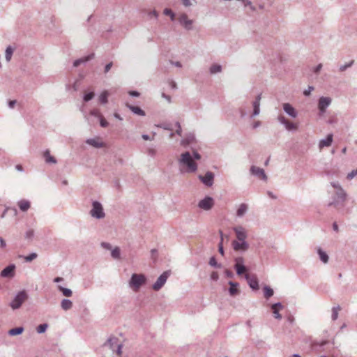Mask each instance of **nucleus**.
Instances as JSON below:
<instances>
[{
  "label": "nucleus",
  "mask_w": 357,
  "mask_h": 357,
  "mask_svg": "<svg viewBox=\"0 0 357 357\" xmlns=\"http://www.w3.org/2000/svg\"><path fill=\"white\" fill-rule=\"evenodd\" d=\"M178 162L181 165L185 166L188 172H195L197 169V165L188 151L181 154Z\"/></svg>",
  "instance_id": "1"
},
{
  "label": "nucleus",
  "mask_w": 357,
  "mask_h": 357,
  "mask_svg": "<svg viewBox=\"0 0 357 357\" xmlns=\"http://www.w3.org/2000/svg\"><path fill=\"white\" fill-rule=\"evenodd\" d=\"M28 298V294L26 291H19L11 301L9 305L13 310L19 309L22 303Z\"/></svg>",
  "instance_id": "2"
},
{
  "label": "nucleus",
  "mask_w": 357,
  "mask_h": 357,
  "mask_svg": "<svg viewBox=\"0 0 357 357\" xmlns=\"http://www.w3.org/2000/svg\"><path fill=\"white\" fill-rule=\"evenodd\" d=\"M146 278L143 274L133 273L129 281V286L135 291H137L142 285L145 284Z\"/></svg>",
  "instance_id": "3"
},
{
  "label": "nucleus",
  "mask_w": 357,
  "mask_h": 357,
  "mask_svg": "<svg viewBox=\"0 0 357 357\" xmlns=\"http://www.w3.org/2000/svg\"><path fill=\"white\" fill-rule=\"evenodd\" d=\"M119 339L115 336H112L109 337L107 342L104 344V346H107L109 349L113 351H116V353L121 356L122 353V347L123 345L121 344H118Z\"/></svg>",
  "instance_id": "4"
},
{
  "label": "nucleus",
  "mask_w": 357,
  "mask_h": 357,
  "mask_svg": "<svg viewBox=\"0 0 357 357\" xmlns=\"http://www.w3.org/2000/svg\"><path fill=\"white\" fill-rule=\"evenodd\" d=\"M90 215L95 218L102 219L105 218V214L103 211L102 204L98 201H93L92 203V208L90 211Z\"/></svg>",
  "instance_id": "5"
},
{
  "label": "nucleus",
  "mask_w": 357,
  "mask_h": 357,
  "mask_svg": "<svg viewBox=\"0 0 357 357\" xmlns=\"http://www.w3.org/2000/svg\"><path fill=\"white\" fill-rule=\"evenodd\" d=\"M170 271L163 272L157 279L156 282L153 284V289L155 291L160 290L166 283L167 278L170 275Z\"/></svg>",
  "instance_id": "6"
},
{
  "label": "nucleus",
  "mask_w": 357,
  "mask_h": 357,
  "mask_svg": "<svg viewBox=\"0 0 357 357\" xmlns=\"http://www.w3.org/2000/svg\"><path fill=\"white\" fill-rule=\"evenodd\" d=\"M332 99L330 97L321 96L318 101L319 115L325 114L327 107L331 104Z\"/></svg>",
  "instance_id": "7"
},
{
  "label": "nucleus",
  "mask_w": 357,
  "mask_h": 357,
  "mask_svg": "<svg viewBox=\"0 0 357 357\" xmlns=\"http://www.w3.org/2000/svg\"><path fill=\"white\" fill-rule=\"evenodd\" d=\"M245 279L246 280L249 287L253 290L259 289V281L256 275L245 274Z\"/></svg>",
  "instance_id": "8"
},
{
  "label": "nucleus",
  "mask_w": 357,
  "mask_h": 357,
  "mask_svg": "<svg viewBox=\"0 0 357 357\" xmlns=\"http://www.w3.org/2000/svg\"><path fill=\"white\" fill-rule=\"evenodd\" d=\"M250 171L251 174L258 177L259 178H260L264 181H267V179H268L267 176H266L264 170L262 168L252 165V166H251Z\"/></svg>",
  "instance_id": "9"
},
{
  "label": "nucleus",
  "mask_w": 357,
  "mask_h": 357,
  "mask_svg": "<svg viewBox=\"0 0 357 357\" xmlns=\"http://www.w3.org/2000/svg\"><path fill=\"white\" fill-rule=\"evenodd\" d=\"M214 205V200L211 197H206L204 199L200 200L198 206L205 211L210 210Z\"/></svg>",
  "instance_id": "10"
},
{
  "label": "nucleus",
  "mask_w": 357,
  "mask_h": 357,
  "mask_svg": "<svg viewBox=\"0 0 357 357\" xmlns=\"http://www.w3.org/2000/svg\"><path fill=\"white\" fill-rule=\"evenodd\" d=\"M15 264H10L1 271V276L4 278H13L15 276Z\"/></svg>",
  "instance_id": "11"
},
{
  "label": "nucleus",
  "mask_w": 357,
  "mask_h": 357,
  "mask_svg": "<svg viewBox=\"0 0 357 357\" xmlns=\"http://www.w3.org/2000/svg\"><path fill=\"white\" fill-rule=\"evenodd\" d=\"M178 20L181 25H182L185 29L190 30L192 29L193 21L188 19V15L185 13L181 14Z\"/></svg>",
  "instance_id": "12"
},
{
  "label": "nucleus",
  "mask_w": 357,
  "mask_h": 357,
  "mask_svg": "<svg viewBox=\"0 0 357 357\" xmlns=\"http://www.w3.org/2000/svg\"><path fill=\"white\" fill-rule=\"evenodd\" d=\"M199 178L205 185L211 187L213 184L214 174L211 172H207L204 176L199 175Z\"/></svg>",
  "instance_id": "13"
},
{
  "label": "nucleus",
  "mask_w": 357,
  "mask_h": 357,
  "mask_svg": "<svg viewBox=\"0 0 357 357\" xmlns=\"http://www.w3.org/2000/svg\"><path fill=\"white\" fill-rule=\"evenodd\" d=\"M231 245L235 251L245 252L249 249V244L248 242L240 243L237 241H233Z\"/></svg>",
  "instance_id": "14"
},
{
  "label": "nucleus",
  "mask_w": 357,
  "mask_h": 357,
  "mask_svg": "<svg viewBox=\"0 0 357 357\" xmlns=\"http://www.w3.org/2000/svg\"><path fill=\"white\" fill-rule=\"evenodd\" d=\"M261 99V94L260 93L256 97L255 100L252 102L253 112H252V114L251 115L252 118L259 115L260 113Z\"/></svg>",
  "instance_id": "15"
},
{
  "label": "nucleus",
  "mask_w": 357,
  "mask_h": 357,
  "mask_svg": "<svg viewBox=\"0 0 357 357\" xmlns=\"http://www.w3.org/2000/svg\"><path fill=\"white\" fill-rule=\"evenodd\" d=\"M233 230L234 231V232L236 234L237 239H238V238H241V240L246 239L248 234H247V231L244 227H243L242 226H238V227H234Z\"/></svg>",
  "instance_id": "16"
},
{
  "label": "nucleus",
  "mask_w": 357,
  "mask_h": 357,
  "mask_svg": "<svg viewBox=\"0 0 357 357\" xmlns=\"http://www.w3.org/2000/svg\"><path fill=\"white\" fill-rule=\"evenodd\" d=\"M283 109L286 114L292 118H296L298 115V112L294 107L289 103L283 104Z\"/></svg>",
  "instance_id": "17"
},
{
  "label": "nucleus",
  "mask_w": 357,
  "mask_h": 357,
  "mask_svg": "<svg viewBox=\"0 0 357 357\" xmlns=\"http://www.w3.org/2000/svg\"><path fill=\"white\" fill-rule=\"evenodd\" d=\"M86 143L89 145H91L95 148H102L104 147L105 144L100 141L98 137L90 138L86 140Z\"/></svg>",
  "instance_id": "18"
},
{
  "label": "nucleus",
  "mask_w": 357,
  "mask_h": 357,
  "mask_svg": "<svg viewBox=\"0 0 357 357\" xmlns=\"http://www.w3.org/2000/svg\"><path fill=\"white\" fill-rule=\"evenodd\" d=\"M333 134H329L326 139H321L319 142V149H321L324 147L330 146L333 142Z\"/></svg>",
  "instance_id": "19"
},
{
  "label": "nucleus",
  "mask_w": 357,
  "mask_h": 357,
  "mask_svg": "<svg viewBox=\"0 0 357 357\" xmlns=\"http://www.w3.org/2000/svg\"><path fill=\"white\" fill-rule=\"evenodd\" d=\"M229 285L230 286L229 289V293L230 296H234L236 294H239V290L238 289V287L239 286V284L238 282L229 281L228 282Z\"/></svg>",
  "instance_id": "20"
},
{
  "label": "nucleus",
  "mask_w": 357,
  "mask_h": 357,
  "mask_svg": "<svg viewBox=\"0 0 357 357\" xmlns=\"http://www.w3.org/2000/svg\"><path fill=\"white\" fill-rule=\"evenodd\" d=\"M17 205L20 209L23 212L28 211L31 206L30 202L26 199L20 200L17 202Z\"/></svg>",
  "instance_id": "21"
},
{
  "label": "nucleus",
  "mask_w": 357,
  "mask_h": 357,
  "mask_svg": "<svg viewBox=\"0 0 357 357\" xmlns=\"http://www.w3.org/2000/svg\"><path fill=\"white\" fill-rule=\"evenodd\" d=\"M94 57V54H91L84 58H81V59H77L75 60L74 62H73V66L74 67H77L79 66L81 63H84L88 61H90L91 59H92Z\"/></svg>",
  "instance_id": "22"
},
{
  "label": "nucleus",
  "mask_w": 357,
  "mask_h": 357,
  "mask_svg": "<svg viewBox=\"0 0 357 357\" xmlns=\"http://www.w3.org/2000/svg\"><path fill=\"white\" fill-rule=\"evenodd\" d=\"M126 107L135 114L142 116H145L144 111L137 106H133L127 103Z\"/></svg>",
  "instance_id": "23"
},
{
  "label": "nucleus",
  "mask_w": 357,
  "mask_h": 357,
  "mask_svg": "<svg viewBox=\"0 0 357 357\" xmlns=\"http://www.w3.org/2000/svg\"><path fill=\"white\" fill-rule=\"evenodd\" d=\"M317 253L319 256L320 260L323 263L326 264L328 262V260H329L328 255L321 248H317Z\"/></svg>",
  "instance_id": "24"
},
{
  "label": "nucleus",
  "mask_w": 357,
  "mask_h": 357,
  "mask_svg": "<svg viewBox=\"0 0 357 357\" xmlns=\"http://www.w3.org/2000/svg\"><path fill=\"white\" fill-rule=\"evenodd\" d=\"M61 307L65 311L68 310L72 308L73 302L67 298L63 299L61 302Z\"/></svg>",
  "instance_id": "25"
},
{
  "label": "nucleus",
  "mask_w": 357,
  "mask_h": 357,
  "mask_svg": "<svg viewBox=\"0 0 357 357\" xmlns=\"http://www.w3.org/2000/svg\"><path fill=\"white\" fill-rule=\"evenodd\" d=\"M248 205L246 204H240L237 211H236V215L238 217H243L247 212L248 211Z\"/></svg>",
  "instance_id": "26"
},
{
  "label": "nucleus",
  "mask_w": 357,
  "mask_h": 357,
  "mask_svg": "<svg viewBox=\"0 0 357 357\" xmlns=\"http://www.w3.org/2000/svg\"><path fill=\"white\" fill-rule=\"evenodd\" d=\"M14 50H15V48L10 45H9L6 47V51H5V59L7 62H9L11 60Z\"/></svg>",
  "instance_id": "27"
},
{
  "label": "nucleus",
  "mask_w": 357,
  "mask_h": 357,
  "mask_svg": "<svg viewBox=\"0 0 357 357\" xmlns=\"http://www.w3.org/2000/svg\"><path fill=\"white\" fill-rule=\"evenodd\" d=\"M44 158H45V162L47 163H52V164H55L56 163V160L50 155V152L49 150H46L45 152H44Z\"/></svg>",
  "instance_id": "28"
},
{
  "label": "nucleus",
  "mask_w": 357,
  "mask_h": 357,
  "mask_svg": "<svg viewBox=\"0 0 357 357\" xmlns=\"http://www.w3.org/2000/svg\"><path fill=\"white\" fill-rule=\"evenodd\" d=\"M263 290H264V297L266 299H268L269 298L273 296V295L274 294L273 290L270 287H268L267 285H265L264 287Z\"/></svg>",
  "instance_id": "29"
},
{
  "label": "nucleus",
  "mask_w": 357,
  "mask_h": 357,
  "mask_svg": "<svg viewBox=\"0 0 357 357\" xmlns=\"http://www.w3.org/2000/svg\"><path fill=\"white\" fill-rule=\"evenodd\" d=\"M195 140V135L193 134H190L185 139H183L181 141V144L183 146L189 145Z\"/></svg>",
  "instance_id": "30"
},
{
  "label": "nucleus",
  "mask_w": 357,
  "mask_h": 357,
  "mask_svg": "<svg viewBox=\"0 0 357 357\" xmlns=\"http://www.w3.org/2000/svg\"><path fill=\"white\" fill-rule=\"evenodd\" d=\"M23 331H24L23 327H17V328H13L10 329L8 331V334L11 336H14V335H17L22 334L23 333Z\"/></svg>",
  "instance_id": "31"
},
{
  "label": "nucleus",
  "mask_w": 357,
  "mask_h": 357,
  "mask_svg": "<svg viewBox=\"0 0 357 357\" xmlns=\"http://www.w3.org/2000/svg\"><path fill=\"white\" fill-rule=\"evenodd\" d=\"M211 74H215L222 71V66L219 64H213L209 69Z\"/></svg>",
  "instance_id": "32"
},
{
  "label": "nucleus",
  "mask_w": 357,
  "mask_h": 357,
  "mask_svg": "<svg viewBox=\"0 0 357 357\" xmlns=\"http://www.w3.org/2000/svg\"><path fill=\"white\" fill-rule=\"evenodd\" d=\"M340 310H341V307L340 305L334 306L332 308L331 318L333 321H335L338 318V313Z\"/></svg>",
  "instance_id": "33"
},
{
  "label": "nucleus",
  "mask_w": 357,
  "mask_h": 357,
  "mask_svg": "<svg viewBox=\"0 0 357 357\" xmlns=\"http://www.w3.org/2000/svg\"><path fill=\"white\" fill-rule=\"evenodd\" d=\"M336 196L338 199H340L342 202H344L347 197V193L342 188L339 189L336 192Z\"/></svg>",
  "instance_id": "34"
},
{
  "label": "nucleus",
  "mask_w": 357,
  "mask_h": 357,
  "mask_svg": "<svg viewBox=\"0 0 357 357\" xmlns=\"http://www.w3.org/2000/svg\"><path fill=\"white\" fill-rule=\"evenodd\" d=\"M109 93L107 91H104L99 96V100L102 104H106L108 101Z\"/></svg>",
  "instance_id": "35"
},
{
  "label": "nucleus",
  "mask_w": 357,
  "mask_h": 357,
  "mask_svg": "<svg viewBox=\"0 0 357 357\" xmlns=\"http://www.w3.org/2000/svg\"><path fill=\"white\" fill-rule=\"evenodd\" d=\"M58 289L63 293V295L66 297H70L73 294V292L70 289L63 287L62 286H58Z\"/></svg>",
  "instance_id": "36"
},
{
  "label": "nucleus",
  "mask_w": 357,
  "mask_h": 357,
  "mask_svg": "<svg viewBox=\"0 0 357 357\" xmlns=\"http://www.w3.org/2000/svg\"><path fill=\"white\" fill-rule=\"evenodd\" d=\"M234 268L236 269V274L238 275H243L247 271V268L244 265H243V266L234 265Z\"/></svg>",
  "instance_id": "37"
},
{
  "label": "nucleus",
  "mask_w": 357,
  "mask_h": 357,
  "mask_svg": "<svg viewBox=\"0 0 357 357\" xmlns=\"http://www.w3.org/2000/svg\"><path fill=\"white\" fill-rule=\"evenodd\" d=\"M208 264L214 268H220L222 264L217 262L215 257H211L209 259Z\"/></svg>",
  "instance_id": "38"
},
{
  "label": "nucleus",
  "mask_w": 357,
  "mask_h": 357,
  "mask_svg": "<svg viewBox=\"0 0 357 357\" xmlns=\"http://www.w3.org/2000/svg\"><path fill=\"white\" fill-rule=\"evenodd\" d=\"M284 126L287 130H296L298 128V126L296 124H295L292 122H290L289 121H287V122L286 123Z\"/></svg>",
  "instance_id": "39"
},
{
  "label": "nucleus",
  "mask_w": 357,
  "mask_h": 357,
  "mask_svg": "<svg viewBox=\"0 0 357 357\" xmlns=\"http://www.w3.org/2000/svg\"><path fill=\"white\" fill-rule=\"evenodd\" d=\"M47 327L48 325L47 324H40L39 326H37L36 331L39 334L43 333L47 330Z\"/></svg>",
  "instance_id": "40"
},
{
  "label": "nucleus",
  "mask_w": 357,
  "mask_h": 357,
  "mask_svg": "<svg viewBox=\"0 0 357 357\" xmlns=\"http://www.w3.org/2000/svg\"><path fill=\"white\" fill-rule=\"evenodd\" d=\"M163 13L165 15L169 16L172 21L174 20V19H175V14L174 13V12L171 9H169V8L164 9Z\"/></svg>",
  "instance_id": "41"
},
{
  "label": "nucleus",
  "mask_w": 357,
  "mask_h": 357,
  "mask_svg": "<svg viewBox=\"0 0 357 357\" xmlns=\"http://www.w3.org/2000/svg\"><path fill=\"white\" fill-rule=\"evenodd\" d=\"M111 255L114 259H119L120 258V249L117 247H116L114 249H113L111 252Z\"/></svg>",
  "instance_id": "42"
},
{
  "label": "nucleus",
  "mask_w": 357,
  "mask_h": 357,
  "mask_svg": "<svg viewBox=\"0 0 357 357\" xmlns=\"http://www.w3.org/2000/svg\"><path fill=\"white\" fill-rule=\"evenodd\" d=\"M220 234L221 240L218 245V251L222 255H224V249H223V246H222L223 234H222V231H220Z\"/></svg>",
  "instance_id": "43"
},
{
  "label": "nucleus",
  "mask_w": 357,
  "mask_h": 357,
  "mask_svg": "<svg viewBox=\"0 0 357 357\" xmlns=\"http://www.w3.org/2000/svg\"><path fill=\"white\" fill-rule=\"evenodd\" d=\"M38 257V255L35 252L31 253L30 255L24 257V259L26 262H30L33 261V259H36Z\"/></svg>",
  "instance_id": "44"
},
{
  "label": "nucleus",
  "mask_w": 357,
  "mask_h": 357,
  "mask_svg": "<svg viewBox=\"0 0 357 357\" xmlns=\"http://www.w3.org/2000/svg\"><path fill=\"white\" fill-rule=\"evenodd\" d=\"M354 61L352 60L349 61L348 63H346L344 65H342L340 66V71L343 72L346 70L348 68L351 67L354 64Z\"/></svg>",
  "instance_id": "45"
},
{
  "label": "nucleus",
  "mask_w": 357,
  "mask_h": 357,
  "mask_svg": "<svg viewBox=\"0 0 357 357\" xmlns=\"http://www.w3.org/2000/svg\"><path fill=\"white\" fill-rule=\"evenodd\" d=\"M328 344V341L326 340H323L321 342H318V341H314L312 342V347H324V345L327 344Z\"/></svg>",
  "instance_id": "46"
},
{
  "label": "nucleus",
  "mask_w": 357,
  "mask_h": 357,
  "mask_svg": "<svg viewBox=\"0 0 357 357\" xmlns=\"http://www.w3.org/2000/svg\"><path fill=\"white\" fill-rule=\"evenodd\" d=\"M357 175V169H353L351 172L347 174V179L351 180Z\"/></svg>",
  "instance_id": "47"
},
{
  "label": "nucleus",
  "mask_w": 357,
  "mask_h": 357,
  "mask_svg": "<svg viewBox=\"0 0 357 357\" xmlns=\"http://www.w3.org/2000/svg\"><path fill=\"white\" fill-rule=\"evenodd\" d=\"M94 97V93L93 92H89L88 93H86L84 96V100L85 102H88L89 100H91V99H93V98Z\"/></svg>",
  "instance_id": "48"
},
{
  "label": "nucleus",
  "mask_w": 357,
  "mask_h": 357,
  "mask_svg": "<svg viewBox=\"0 0 357 357\" xmlns=\"http://www.w3.org/2000/svg\"><path fill=\"white\" fill-rule=\"evenodd\" d=\"M235 265L243 266L244 265V259L242 257L235 258Z\"/></svg>",
  "instance_id": "49"
},
{
  "label": "nucleus",
  "mask_w": 357,
  "mask_h": 357,
  "mask_svg": "<svg viewBox=\"0 0 357 357\" xmlns=\"http://www.w3.org/2000/svg\"><path fill=\"white\" fill-rule=\"evenodd\" d=\"M34 236V231L32 229H29L25 233V238L26 239H31Z\"/></svg>",
  "instance_id": "50"
},
{
  "label": "nucleus",
  "mask_w": 357,
  "mask_h": 357,
  "mask_svg": "<svg viewBox=\"0 0 357 357\" xmlns=\"http://www.w3.org/2000/svg\"><path fill=\"white\" fill-rule=\"evenodd\" d=\"M272 310H273V313L274 314V317L277 319H282V316L281 314L279 313L278 312V309H275V308H271Z\"/></svg>",
  "instance_id": "51"
},
{
  "label": "nucleus",
  "mask_w": 357,
  "mask_h": 357,
  "mask_svg": "<svg viewBox=\"0 0 357 357\" xmlns=\"http://www.w3.org/2000/svg\"><path fill=\"white\" fill-rule=\"evenodd\" d=\"M175 126H176L177 129L176 130V133L179 135V136H181V134H182V128H181V126L180 124V123L178 121L176 122L175 123Z\"/></svg>",
  "instance_id": "52"
},
{
  "label": "nucleus",
  "mask_w": 357,
  "mask_h": 357,
  "mask_svg": "<svg viewBox=\"0 0 357 357\" xmlns=\"http://www.w3.org/2000/svg\"><path fill=\"white\" fill-rule=\"evenodd\" d=\"M211 280L213 281H218L219 280V275L217 272L213 271L210 275Z\"/></svg>",
  "instance_id": "53"
},
{
  "label": "nucleus",
  "mask_w": 357,
  "mask_h": 357,
  "mask_svg": "<svg viewBox=\"0 0 357 357\" xmlns=\"http://www.w3.org/2000/svg\"><path fill=\"white\" fill-rule=\"evenodd\" d=\"M314 90V87L312 86H309L307 89L303 91V94L305 96H308L310 95L311 92Z\"/></svg>",
  "instance_id": "54"
},
{
  "label": "nucleus",
  "mask_w": 357,
  "mask_h": 357,
  "mask_svg": "<svg viewBox=\"0 0 357 357\" xmlns=\"http://www.w3.org/2000/svg\"><path fill=\"white\" fill-rule=\"evenodd\" d=\"M224 273L227 278H233L234 275L232 271L229 269H225Z\"/></svg>",
  "instance_id": "55"
},
{
  "label": "nucleus",
  "mask_w": 357,
  "mask_h": 357,
  "mask_svg": "<svg viewBox=\"0 0 357 357\" xmlns=\"http://www.w3.org/2000/svg\"><path fill=\"white\" fill-rule=\"evenodd\" d=\"M278 121H279L281 124H282V125H284V126L286 124V123H287V121H288V120H287V119L284 116H282V115L279 116L278 117Z\"/></svg>",
  "instance_id": "56"
},
{
  "label": "nucleus",
  "mask_w": 357,
  "mask_h": 357,
  "mask_svg": "<svg viewBox=\"0 0 357 357\" xmlns=\"http://www.w3.org/2000/svg\"><path fill=\"white\" fill-rule=\"evenodd\" d=\"M160 127L166 130H172L171 125L168 124V123H162L160 126Z\"/></svg>",
  "instance_id": "57"
},
{
  "label": "nucleus",
  "mask_w": 357,
  "mask_h": 357,
  "mask_svg": "<svg viewBox=\"0 0 357 357\" xmlns=\"http://www.w3.org/2000/svg\"><path fill=\"white\" fill-rule=\"evenodd\" d=\"M100 124L102 127L106 128L108 126V122L102 117L100 118Z\"/></svg>",
  "instance_id": "58"
},
{
  "label": "nucleus",
  "mask_w": 357,
  "mask_h": 357,
  "mask_svg": "<svg viewBox=\"0 0 357 357\" xmlns=\"http://www.w3.org/2000/svg\"><path fill=\"white\" fill-rule=\"evenodd\" d=\"M168 83H169V86L172 89H177V85H176V83L172 80V79H169L168 81Z\"/></svg>",
  "instance_id": "59"
},
{
  "label": "nucleus",
  "mask_w": 357,
  "mask_h": 357,
  "mask_svg": "<svg viewBox=\"0 0 357 357\" xmlns=\"http://www.w3.org/2000/svg\"><path fill=\"white\" fill-rule=\"evenodd\" d=\"M271 308H275V309H282L283 308V305H282L281 303L278 302V303H274L271 305Z\"/></svg>",
  "instance_id": "60"
},
{
  "label": "nucleus",
  "mask_w": 357,
  "mask_h": 357,
  "mask_svg": "<svg viewBox=\"0 0 357 357\" xmlns=\"http://www.w3.org/2000/svg\"><path fill=\"white\" fill-rule=\"evenodd\" d=\"M149 15L150 17H154L155 19H158V13L155 10H153L149 12Z\"/></svg>",
  "instance_id": "61"
},
{
  "label": "nucleus",
  "mask_w": 357,
  "mask_h": 357,
  "mask_svg": "<svg viewBox=\"0 0 357 357\" xmlns=\"http://www.w3.org/2000/svg\"><path fill=\"white\" fill-rule=\"evenodd\" d=\"M182 3L185 7H189L192 5L191 0H182Z\"/></svg>",
  "instance_id": "62"
},
{
  "label": "nucleus",
  "mask_w": 357,
  "mask_h": 357,
  "mask_svg": "<svg viewBox=\"0 0 357 357\" xmlns=\"http://www.w3.org/2000/svg\"><path fill=\"white\" fill-rule=\"evenodd\" d=\"M113 63L112 62H109V63H107L105 67V73H107L109 71V70L111 69Z\"/></svg>",
  "instance_id": "63"
},
{
  "label": "nucleus",
  "mask_w": 357,
  "mask_h": 357,
  "mask_svg": "<svg viewBox=\"0 0 357 357\" xmlns=\"http://www.w3.org/2000/svg\"><path fill=\"white\" fill-rule=\"evenodd\" d=\"M17 101L15 100H9L8 102V107L11 109H13L15 105H16Z\"/></svg>",
  "instance_id": "64"
}]
</instances>
